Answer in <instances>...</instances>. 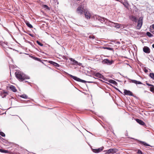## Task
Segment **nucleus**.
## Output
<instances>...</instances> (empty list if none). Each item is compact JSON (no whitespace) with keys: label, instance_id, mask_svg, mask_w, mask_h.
I'll list each match as a JSON object with an SVG mask.
<instances>
[{"label":"nucleus","instance_id":"52","mask_svg":"<svg viewBox=\"0 0 154 154\" xmlns=\"http://www.w3.org/2000/svg\"><path fill=\"white\" fill-rule=\"evenodd\" d=\"M18 117H19V118L21 120V119L20 118V117H19V116H18Z\"/></svg>","mask_w":154,"mask_h":154},{"label":"nucleus","instance_id":"16","mask_svg":"<svg viewBox=\"0 0 154 154\" xmlns=\"http://www.w3.org/2000/svg\"><path fill=\"white\" fill-rule=\"evenodd\" d=\"M69 60H70L72 62V63L73 65H77V64H78V62L77 61L75 60L74 59H73L72 58H69Z\"/></svg>","mask_w":154,"mask_h":154},{"label":"nucleus","instance_id":"46","mask_svg":"<svg viewBox=\"0 0 154 154\" xmlns=\"http://www.w3.org/2000/svg\"><path fill=\"white\" fill-rule=\"evenodd\" d=\"M152 47L154 48V44L152 45Z\"/></svg>","mask_w":154,"mask_h":154},{"label":"nucleus","instance_id":"29","mask_svg":"<svg viewBox=\"0 0 154 154\" xmlns=\"http://www.w3.org/2000/svg\"><path fill=\"white\" fill-rule=\"evenodd\" d=\"M0 135L2 137H5V134L2 131H0Z\"/></svg>","mask_w":154,"mask_h":154},{"label":"nucleus","instance_id":"49","mask_svg":"<svg viewBox=\"0 0 154 154\" xmlns=\"http://www.w3.org/2000/svg\"><path fill=\"white\" fill-rule=\"evenodd\" d=\"M146 92H147V91H144V92H145V93H146Z\"/></svg>","mask_w":154,"mask_h":154},{"label":"nucleus","instance_id":"8","mask_svg":"<svg viewBox=\"0 0 154 154\" xmlns=\"http://www.w3.org/2000/svg\"><path fill=\"white\" fill-rule=\"evenodd\" d=\"M113 61V60H110L108 59H105L102 61V63L103 64H106L108 65H111Z\"/></svg>","mask_w":154,"mask_h":154},{"label":"nucleus","instance_id":"32","mask_svg":"<svg viewBox=\"0 0 154 154\" xmlns=\"http://www.w3.org/2000/svg\"><path fill=\"white\" fill-rule=\"evenodd\" d=\"M36 42L40 46H43V44L40 43L39 41H38V40H37L36 41Z\"/></svg>","mask_w":154,"mask_h":154},{"label":"nucleus","instance_id":"31","mask_svg":"<svg viewBox=\"0 0 154 154\" xmlns=\"http://www.w3.org/2000/svg\"><path fill=\"white\" fill-rule=\"evenodd\" d=\"M103 48L104 49H107L109 50H113L112 48H109V47H104Z\"/></svg>","mask_w":154,"mask_h":154},{"label":"nucleus","instance_id":"12","mask_svg":"<svg viewBox=\"0 0 154 154\" xmlns=\"http://www.w3.org/2000/svg\"><path fill=\"white\" fill-rule=\"evenodd\" d=\"M143 52L145 53L149 54L150 52V50L149 48L147 46H144L143 48Z\"/></svg>","mask_w":154,"mask_h":154},{"label":"nucleus","instance_id":"53","mask_svg":"<svg viewBox=\"0 0 154 154\" xmlns=\"http://www.w3.org/2000/svg\"><path fill=\"white\" fill-rule=\"evenodd\" d=\"M25 82H27V81H25Z\"/></svg>","mask_w":154,"mask_h":154},{"label":"nucleus","instance_id":"11","mask_svg":"<svg viewBox=\"0 0 154 154\" xmlns=\"http://www.w3.org/2000/svg\"><path fill=\"white\" fill-rule=\"evenodd\" d=\"M124 93L126 95L131 96H133L132 93L131 91L129 90H127L126 89L124 90Z\"/></svg>","mask_w":154,"mask_h":154},{"label":"nucleus","instance_id":"36","mask_svg":"<svg viewBox=\"0 0 154 154\" xmlns=\"http://www.w3.org/2000/svg\"><path fill=\"white\" fill-rule=\"evenodd\" d=\"M43 7L44 8H46L47 9H49V7H48V6L46 5H44Z\"/></svg>","mask_w":154,"mask_h":154},{"label":"nucleus","instance_id":"13","mask_svg":"<svg viewBox=\"0 0 154 154\" xmlns=\"http://www.w3.org/2000/svg\"><path fill=\"white\" fill-rule=\"evenodd\" d=\"M85 17L87 19H90L91 17V15L88 11H87L86 10L85 11L84 13Z\"/></svg>","mask_w":154,"mask_h":154},{"label":"nucleus","instance_id":"15","mask_svg":"<svg viewBox=\"0 0 154 154\" xmlns=\"http://www.w3.org/2000/svg\"><path fill=\"white\" fill-rule=\"evenodd\" d=\"M48 62L49 63H50L51 64L53 65L54 66H57V67H59L60 65L58 63L54 62L52 61H49Z\"/></svg>","mask_w":154,"mask_h":154},{"label":"nucleus","instance_id":"39","mask_svg":"<svg viewBox=\"0 0 154 154\" xmlns=\"http://www.w3.org/2000/svg\"><path fill=\"white\" fill-rule=\"evenodd\" d=\"M144 72H145V73H147L148 72V70L146 69H145L144 70Z\"/></svg>","mask_w":154,"mask_h":154},{"label":"nucleus","instance_id":"33","mask_svg":"<svg viewBox=\"0 0 154 154\" xmlns=\"http://www.w3.org/2000/svg\"><path fill=\"white\" fill-rule=\"evenodd\" d=\"M89 38H92V39H94L95 38V37L94 35H90L89 36Z\"/></svg>","mask_w":154,"mask_h":154},{"label":"nucleus","instance_id":"25","mask_svg":"<svg viewBox=\"0 0 154 154\" xmlns=\"http://www.w3.org/2000/svg\"><path fill=\"white\" fill-rule=\"evenodd\" d=\"M149 77L153 79L154 80V73H150L149 74Z\"/></svg>","mask_w":154,"mask_h":154},{"label":"nucleus","instance_id":"44","mask_svg":"<svg viewBox=\"0 0 154 154\" xmlns=\"http://www.w3.org/2000/svg\"><path fill=\"white\" fill-rule=\"evenodd\" d=\"M149 111H150V112H154V109H151V110H149Z\"/></svg>","mask_w":154,"mask_h":154},{"label":"nucleus","instance_id":"14","mask_svg":"<svg viewBox=\"0 0 154 154\" xmlns=\"http://www.w3.org/2000/svg\"><path fill=\"white\" fill-rule=\"evenodd\" d=\"M95 76L97 78H100V79H103L104 80H105V78H104L103 76L100 73H99L98 72H97L96 73L95 75Z\"/></svg>","mask_w":154,"mask_h":154},{"label":"nucleus","instance_id":"48","mask_svg":"<svg viewBox=\"0 0 154 154\" xmlns=\"http://www.w3.org/2000/svg\"><path fill=\"white\" fill-rule=\"evenodd\" d=\"M92 78L93 79V80H94V79H95L94 78L92 77Z\"/></svg>","mask_w":154,"mask_h":154},{"label":"nucleus","instance_id":"10","mask_svg":"<svg viewBox=\"0 0 154 154\" xmlns=\"http://www.w3.org/2000/svg\"><path fill=\"white\" fill-rule=\"evenodd\" d=\"M135 120L137 123H138L140 125L144 126H146L145 123L141 120H140L138 119H135Z\"/></svg>","mask_w":154,"mask_h":154},{"label":"nucleus","instance_id":"9","mask_svg":"<svg viewBox=\"0 0 154 154\" xmlns=\"http://www.w3.org/2000/svg\"><path fill=\"white\" fill-rule=\"evenodd\" d=\"M143 24V19L142 18L140 17L138 21L137 25V28L138 29H140Z\"/></svg>","mask_w":154,"mask_h":154},{"label":"nucleus","instance_id":"6","mask_svg":"<svg viewBox=\"0 0 154 154\" xmlns=\"http://www.w3.org/2000/svg\"><path fill=\"white\" fill-rule=\"evenodd\" d=\"M96 19L102 23H106L107 21V19L104 17H96Z\"/></svg>","mask_w":154,"mask_h":154},{"label":"nucleus","instance_id":"17","mask_svg":"<svg viewBox=\"0 0 154 154\" xmlns=\"http://www.w3.org/2000/svg\"><path fill=\"white\" fill-rule=\"evenodd\" d=\"M122 3L126 8H128L129 7V4L127 0H125L124 2H122Z\"/></svg>","mask_w":154,"mask_h":154},{"label":"nucleus","instance_id":"55","mask_svg":"<svg viewBox=\"0 0 154 154\" xmlns=\"http://www.w3.org/2000/svg\"><path fill=\"white\" fill-rule=\"evenodd\" d=\"M149 108H151V107H149Z\"/></svg>","mask_w":154,"mask_h":154},{"label":"nucleus","instance_id":"47","mask_svg":"<svg viewBox=\"0 0 154 154\" xmlns=\"http://www.w3.org/2000/svg\"><path fill=\"white\" fill-rule=\"evenodd\" d=\"M1 138H2V139H4H4L2 137H1V136H0V139H1Z\"/></svg>","mask_w":154,"mask_h":154},{"label":"nucleus","instance_id":"54","mask_svg":"<svg viewBox=\"0 0 154 154\" xmlns=\"http://www.w3.org/2000/svg\"><path fill=\"white\" fill-rule=\"evenodd\" d=\"M128 107H129V108H130V106H128Z\"/></svg>","mask_w":154,"mask_h":154},{"label":"nucleus","instance_id":"27","mask_svg":"<svg viewBox=\"0 0 154 154\" xmlns=\"http://www.w3.org/2000/svg\"><path fill=\"white\" fill-rule=\"evenodd\" d=\"M146 34V35L149 37H151L153 36V35L149 32H147Z\"/></svg>","mask_w":154,"mask_h":154},{"label":"nucleus","instance_id":"1","mask_svg":"<svg viewBox=\"0 0 154 154\" xmlns=\"http://www.w3.org/2000/svg\"><path fill=\"white\" fill-rule=\"evenodd\" d=\"M16 77L19 80L23 81L25 79H29V77L20 71H17L15 73Z\"/></svg>","mask_w":154,"mask_h":154},{"label":"nucleus","instance_id":"18","mask_svg":"<svg viewBox=\"0 0 154 154\" xmlns=\"http://www.w3.org/2000/svg\"><path fill=\"white\" fill-rule=\"evenodd\" d=\"M10 89L14 92H16L17 91L15 87L12 85L10 86Z\"/></svg>","mask_w":154,"mask_h":154},{"label":"nucleus","instance_id":"37","mask_svg":"<svg viewBox=\"0 0 154 154\" xmlns=\"http://www.w3.org/2000/svg\"><path fill=\"white\" fill-rule=\"evenodd\" d=\"M115 89L116 90H117L118 91L120 92L121 94H122V93L121 92V91L119 89H118V88H115Z\"/></svg>","mask_w":154,"mask_h":154},{"label":"nucleus","instance_id":"40","mask_svg":"<svg viewBox=\"0 0 154 154\" xmlns=\"http://www.w3.org/2000/svg\"><path fill=\"white\" fill-rule=\"evenodd\" d=\"M151 27L152 28V29H154V24H152L151 26Z\"/></svg>","mask_w":154,"mask_h":154},{"label":"nucleus","instance_id":"22","mask_svg":"<svg viewBox=\"0 0 154 154\" xmlns=\"http://www.w3.org/2000/svg\"><path fill=\"white\" fill-rule=\"evenodd\" d=\"M131 19L133 21H134L135 22H137V19L136 17L134 16H132L131 17Z\"/></svg>","mask_w":154,"mask_h":154},{"label":"nucleus","instance_id":"19","mask_svg":"<svg viewBox=\"0 0 154 154\" xmlns=\"http://www.w3.org/2000/svg\"><path fill=\"white\" fill-rule=\"evenodd\" d=\"M0 152L6 153H9V152L8 150H5L2 149H0Z\"/></svg>","mask_w":154,"mask_h":154},{"label":"nucleus","instance_id":"41","mask_svg":"<svg viewBox=\"0 0 154 154\" xmlns=\"http://www.w3.org/2000/svg\"><path fill=\"white\" fill-rule=\"evenodd\" d=\"M82 64V63H78V64H77V65H78L79 66H81Z\"/></svg>","mask_w":154,"mask_h":154},{"label":"nucleus","instance_id":"7","mask_svg":"<svg viewBox=\"0 0 154 154\" xmlns=\"http://www.w3.org/2000/svg\"><path fill=\"white\" fill-rule=\"evenodd\" d=\"M104 149V147L102 146L97 149L92 148V151L95 153H98L102 151Z\"/></svg>","mask_w":154,"mask_h":154},{"label":"nucleus","instance_id":"45","mask_svg":"<svg viewBox=\"0 0 154 154\" xmlns=\"http://www.w3.org/2000/svg\"><path fill=\"white\" fill-rule=\"evenodd\" d=\"M11 107H12V106H10V107H9V108H8V109H10V108H11Z\"/></svg>","mask_w":154,"mask_h":154},{"label":"nucleus","instance_id":"23","mask_svg":"<svg viewBox=\"0 0 154 154\" xmlns=\"http://www.w3.org/2000/svg\"><path fill=\"white\" fill-rule=\"evenodd\" d=\"M30 57L35 60L38 61H41L40 59L38 58L35 57L33 56H30Z\"/></svg>","mask_w":154,"mask_h":154},{"label":"nucleus","instance_id":"3","mask_svg":"<svg viewBox=\"0 0 154 154\" xmlns=\"http://www.w3.org/2000/svg\"><path fill=\"white\" fill-rule=\"evenodd\" d=\"M66 74H67L68 75H69L73 79H74V80H75L77 81H78V82H83V83H86V82H88L89 83H93L94 82H91V81L87 82L84 80L81 79H80V78H78L76 76H73V75H71L69 74L68 73H66Z\"/></svg>","mask_w":154,"mask_h":154},{"label":"nucleus","instance_id":"4","mask_svg":"<svg viewBox=\"0 0 154 154\" xmlns=\"http://www.w3.org/2000/svg\"><path fill=\"white\" fill-rule=\"evenodd\" d=\"M118 151V149L116 148H110L104 151L105 152V154H109L110 153L114 154L116 153Z\"/></svg>","mask_w":154,"mask_h":154},{"label":"nucleus","instance_id":"43","mask_svg":"<svg viewBox=\"0 0 154 154\" xmlns=\"http://www.w3.org/2000/svg\"><path fill=\"white\" fill-rule=\"evenodd\" d=\"M29 35H30V36H32V37H33V35L32 34H30H30H29Z\"/></svg>","mask_w":154,"mask_h":154},{"label":"nucleus","instance_id":"56","mask_svg":"<svg viewBox=\"0 0 154 154\" xmlns=\"http://www.w3.org/2000/svg\"><path fill=\"white\" fill-rule=\"evenodd\" d=\"M90 134H92L91 133L89 132Z\"/></svg>","mask_w":154,"mask_h":154},{"label":"nucleus","instance_id":"57","mask_svg":"<svg viewBox=\"0 0 154 154\" xmlns=\"http://www.w3.org/2000/svg\"><path fill=\"white\" fill-rule=\"evenodd\" d=\"M31 106V105H29V106Z\"/></svg>","mask_w":154,"mask_h":154},{"label":"nucleus","instance_id":"20","mask_svg":"<svg viewBox=\"0 0 154 154\" xmlns=\"http://www.w3.org/2000/svg\"><path fill=\"white\" fill-rule=\"evenodd\" d=\"M108 82L109 83L113 84L115 85H117V82H116L115 81L112 80V79H109L108 81Z\"/></svg>","mask_w":154,"mask_h":154},{"label":"nucleus","instance_id":"21","mask_svg":"<svg viewBox=\"0 0 154 154\" xmlns=\"http://www.w3.org/2000/svg\"><path fill=\"white\" fill-rule=\"evenodd\" d=\"M25 23L26 25L29 28H31L33 27L32 25L28 21H26L25 22Z\"/></svg>","mask_w":154,"mask_h":154},{"label":"nucleus","instance_id":"34","mask_svg":"<svg viewBox=\"0 0 154 154\" xmlns=\"http://www.w3.org/2000/svg\"><path fill=\"white\" fill-rule=\"evenodd\" d=\"M131 81L132 82L134 83L135 84H137V81L134 80H131Z\"/></svg>","mask_w":154,"mask_h":154},{"label":"nucleus","instance_id":"42","mask_svg":"<svg viewBox=\"0 0 154 154\" xmlns=\"http://www.w3.org/2000/svg\"><path fill=\"white\" fill-rule=\"evenodd\" d=\"M125 135L126 136H127L128 135V133L127 131H126V133L125 134Z\"/></svg>","mask_w":154,"mask_h":154},{"label":"nucleus","instance_id":"5","mask_svg":"<svg viewBox=\"0 0 154 154\" xmlns=\"http://www.w3.org/2000/svg\"><path fill=\"white\" fill-rule=\"evenodd\" d=\"M131 139H134L136 140H137V141L138 142H139L140 143L142 144V145L144 146H145V147H146V146H151V147H154V146H151V145H149V144H148L147 143H146V142H144V141H141V140H138V139H135L134 138H131Z\"/></svg>","mask_w":154,"mask_h":154},{"label":"nucleus","instance_id":"38","mask_svg":"<svg viewBox=\"0 0 154 154\" xmlns=\"http://www.w3.org/2000/svg\"><path fill=\"white\" fill-rule=\"evenodd\" d=\"M142 84V83L141 82L137 81L136 84Z\"/></svg>","mask_w":154,"mask_h":154},{"label":"nucleus","instance_id":"51","mask_svg":"<svg viewBox=\"0 0 154 154\" xmlns=\"http://www.w3.org/2000/svg\"><path fill=\"white\" fill-rule=\"evenodd\" d=\"M8 143H9V144H10L11 143V142H8Z\"/></svg>","mask_w":154,"mask_h":154},{"label":"nucleus","instance_id":"35","mask_svg":"<svg viewBox=\"0 0 154 154\" xmlns=\"http://www.w3.org/2000/svg\"><path fill=\"white\" fill-rule=\"evenodd\" d=\"M146 85H147L151 87V86H153L151 84H149V83H147V82H146Z\"/></svg>","mask_w":154,"mask_h":154},{"label":"nucleus","instance_id":"26","mask_svg":"<svg viewBox=\"0 0 154 154\" xmlns=\"http://www.w3.org/2000/svg\"><path fill=\"white\" fill-rule=\"evenodd\" d=\"M115 27L117 28H119L121 26V24L117 23H115Z\"/></svg>","mask_w":154,"mask_h":154},{"label":"nucleus","instance_id":"50","mask_svg":"<svg viewBox=\"0 0 154 154\" xmlns=\"http://www.w3.org/2000/svg\"><path fill=\"white\" fill-rule=\"evenodd\" d=\"M48 109H52V108H48Z\"/></svg>","mask_w":154,"mask_h":154},{"label":"nucleus","instance_id":"30","mask_svg":"<svg viewBox=\"0 0 154 154\" xmlns=\"http://www.w3.org/2000/svg\"><path fill=\"white\" fill-rule=\"evenodd\" d=\"M150 90L151 92L154 91V86H151L150 88Z\"/></svg>","mask_w":154,"mask_h":154},{"label":"nucleus","instance_id":"2","mask_svg":"<svg viewBox=\"0 0 154 154\" xmlns=\"http://www.w3.org/2000/svg\"><path fill=\"white\" fill-rule=\"evenodd\" d=\"M84 8V4H82L78 7L76 11V12L79 14H83L85 11Z\"/></svg>","mask_w":154,"mask_h":154},{"label":"nucleus","instance_id":"24","mask_svg":"<svg viewBox=\"0 0 154 154\" xmlns=\"http://www.w3.org/2000/svg\"><path fill=\"white\" fill-rule=\"evenodd\" d=\"M20 97L24 99H27L28 98V96L25 94L20 95Z\"/></svg>","mask_w":154,"mask_h":154},{"label":"nucleus","instance_id":"28","mask_svg":"<svg viewBox=\"0 0 154 154\" xmlns=\"http://www.w3.org/2000/svg\"><path fill=\"white\" fill-rule=\"evenodd\" d=\"M137 154H143L144 153L142 152V151L140 149H138L137 152Z\"/></svg>","mask_w":154,"mask_h":154}]
</instances>
